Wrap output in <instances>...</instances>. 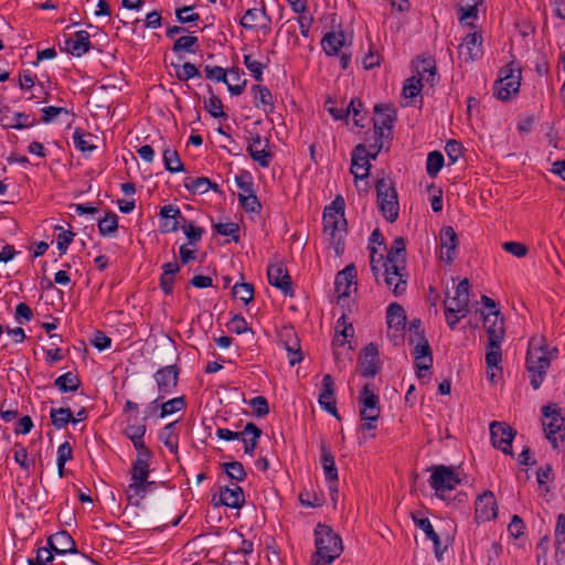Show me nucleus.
I'll list each match as a JSON object with an SVG mask.
<instances>
[{
  "label": "nucleus",
  "instance_id": "f257e3e1",
  "mask_svg": "<svg viewBox=\"0 0 565 565\" xmlns=\"http://www.w3.org/2000/svg\"><path fill=\"white\" fill-rule=\"evenodd\" d=\"M344 200L337 196L323 212V232L330 246L340 255L343 249V238L347 235V220L344 217Z\"/></svg>",
  "mask_w": 565,
  "mask_h": 565
},
{
  "label": "nucleus",
  "instance_id": "f03ea898",
  "mask_svg": "<svg viewBox=\"0 0 565 565\" xmlns=\"http://www.w3.org/2000/svg\"><path fill=\"white\" fill-rule=\"evenodd\" d=\"M315 546L312 565H330L343 552L341 537L330 526L321 523L315 529Z\"/></svg>",
  "mask_w": 565,
  "mask_h": 565
},
{
  "label": "nucleus",
  "instance_id": "7ed1b4c3",
  "mask_svg": "<svg viewBox=\"0 0 565 565\" xmlns=\"http://www.w3.org/2000/svg\"><path fill=\"white\" fill-rule=\"evenodd\" d=\"M552 352L548 350L545 340L534 337L529 341L526 353V369L530 374V382L534 390L542 385L546 371L550 367Z\"/></svg>",
  "mask_w": 565,
  "mask_h": 565
},
{
  "label": "nucleus",
  "instance_id": "20e7f679",
  "mask_svg": "<svg viewBox=\"0 0 565 565\" xmlns=\"http://www.w3.org/2000/svg\"><path fill=\"white\" fill-rule=\"evenodd\" d=\"M370 264L373 276L376 280L381 275L384 276V282L388 289L392 290L395 297L403 295L407 289V279L405 267L396 265L381 266L382 255H377L374 247L371 248Z\"/></svg>",
  "mask_w": 565,
  "mask_h": 565
},
{
  "label": "nucleus",
  "instance_id": "39448f33",
  "mask_svg": "<svg viewBox=\"0 0 565 565\" xmlns=\"http://www.w3.org/2000/svg\"><path fill=\"white\" fill-rule=\"evenodd\" d=\"M151 459H135L131 463L130 482L126 493L129 501L138 503L147 492L156 488L154 481H149Z\"/></svg>",
  "mask_w": 565,
  "mask_h": 565
},
{
  "label": "nucleus",
  "instance_id": "423d86ee",
  "mask_svg": "<svg viewBox=\"0 0 565 565\" xmlns=\"http://www.w3.org/2000/svg\"><path fill=\"white\" fill-rule=\"evenodd\" d=\"M429 487L440 500H446L448 493L455 490L462 481L459 469L452 466L437 465L429 468Z\"/></svg>",
  "mask_w": 565,
  "mask_h": 565
},
{
  "label": "nucleus",
  "instance_id": "0eeeda50",
  "mask_svg": "<svg viewBox=\"0 0 565 565\" xmlns=\"http://www.w3.org/2000/svg\"><path fill=\"white\" fill-rule=\"evenodd\" d=\"M360 417L363 422L360 426L362 431H373L377 428V420L381 415L380 396L374 392L373 385L365 384L358 398Z\"/></svg>",
  "mask_w": 565,
  "mask_h": 565
},
{
  "label": "nucleus",
  "instance_id": "6e6552de",
  "mask_svg": "<svg viewBox=\"0 0 565 565\" xmlns=\"http://www.w3.org/2000/svg\"><path fill=\"white\" fill-rule=\"evenodd\" d=\"M352 41L342 30H332L327 32L321 39V47L328 56H339L340 65L343 70L351 63Z\"/></svg>",
  "mask_w": 565,
  "mask_h": 565
},
{
  "label": "nucleus",
  "instance_id": "1a4fd4ad",
  "mask_svg": "<svg viewBox=\"0 0 565 565\" xmlns=\"http://www.w3.org/2000/svg\"><path fill=\"white\" fill-rule=\"evenodd\" d=\"M374 131L372 140H370V147L373 150V158H376L384 147V139H388L391 137L394 122V111L390 107L380 105L374 107Z\"/></svg>",
  "mask_w": 565,
  "mask_h": 565
},
{
  "label": "nucleus",
  "instance_id": "9d476101",
  "mask_svg": "<svg viewBox=\"0 0 565 565\" xmlns=\"http://www.w3.org/2000/svg\"><path fill=\"white\" fill-rule=\"evenodd\" d=\"M375 189L376 202L382 215L387 222H395L399 213V203L392 181L382 178L377 180Z\"/></svg>",
  "mask_w": 565,
  "mask_h": 565
},
{
  "label": "nucleus",
  "instance_id": "9b49d317",
  "mask_svg": "<svg viewBox=\"0 0 565 565\" xmlns=\"http://www.w3.org/2000/svg\"><path fill=\"white\" fill-rule=\"evenodd\" d=\"M521 85V70L513 64H508L499 72L493 90L500 100H509L519 93Z\"/></svg>",
  "mask_w": 565,
  "mask_h": 565
},
{
  "label": "nucleus",
  "instance_id": "f8f14e48",
  "mask_svg": "<svg viewBox=\"0 0 565 565\" xmlns=\"http://www.w3.org/2000/svg\"><path fill=\"white\" fill-rule=\"evenodd\" d=\"M542 425L546 438L554 448H558L564 440V418L559 408L555 405L544 406L542 409Z\"/></svg>",
  "mask_w": 565,
  "mask_h": 565
},
{
  "label": "nucleus",
  "instance_id": "ddd939ff",
  "mask_svg": "<svg viewBox=\"0 0 565 565\" xmlns=\"http://www.w3.org/2000/svg\"><path fill=\"white\" fill-rule=\"evenodd\" d=\"M416 74L408 77L403 86V96L414 98L419 95L423 87V81L434 82L436 68L430 61H422L415 67Z\"/></svg>",
  "mask_w": 565,
  "mask_h": 565
},
{
  "label": "nucleus",
  "instance_id": "4468645a",
  "mask_svg": "<svg viewBox=\"0 0 565 565\" xmlns=\"http://www.w3.org/2000/svg\"><path fill=\"white\" fill-rule=\"evenodd\" d=\"M369 145H358L351 158V173L354 175L355 180H363L369 177L371 163L370 159L373 158V150L370 147V140H367Z\"/></svg>",
  "mask_w": 565,
  "mask_h": 565
},
{
  "label": "nucleus",
  "instance_id": "2eb2a0df",
  "mask_svg": "<svg viewBox=\"0 0 565 565\" xmlns=\"http://www.w3.org/2000/svg\"><path fill=\"white\" fill-rule=\"evenodd\" d=\"M387 335L398 343L403 338L406 326V315L403 307L396 302L391 303L386 310Z\"/></svg>",
  "mask_w": 565,
  "mask_h": 565
},
{
  "label": "nucleus",
  "instance_id": "dca6fc26",
  "mask_svg": "<svg viewBox=\"0 0 565 565\" xmlns=\"http://www.w3.org/2000/svg\"><path fill=\"white\" fill-rule=\"evenodd\" d=\"M185 220L178 205H163L159 212V230L163 234L175 233L181 228Z\"/></svg>",
  "mask_w": 565,
  "mask_h": 565
},
{
  "label": "nucleus",
  "instance_id": "f3484780",
  "mask_svg": "<svg viewBox=\"0 0 565 565\" xmlns=\"http://www.w3.org/2000/svg\"><path fill=\"white\" fill-rule=\"evenodd\" d=\"M355 276V267L353 265H348L335 276L334 287L339 305L343 306L351 292L356 290Z\"/></svg>",
  "mask_w": 565,
  "mask_h": 565
},
{
  "label": "nucleus",
  "instance_id": "a211bd4d",
  "mask_svg": "<svg viewBox=\"0 0 565 565\" xmlns=\"http://www.w3.org/2000/svg\"><path fill=\"white\" fill-rule=\"evenodd\" d=\"M503 341H488L486 351L487 377L491 383H497L502 376V345Z\"/></svg>",
  "mask_w": 565,
  "mask_h": 565
},
{
  "label": "nucleus",
  "instance_id": "6ab92c4d",
  "mask_svg": "<svg viewBox=\"0 0 565 565\" xmlns=\"http://www.w3.org/2000/svg\"><path fill=\"white\" fill-rule=\"evenodd\" d=\"M475 505V518L478 523L489 522L497 518L498 504L491 491H484L479 494Z\"/></svg>",
  "mask_w": 565,
  "mask_h": 565
},
{
  "label": "nucleus",
  "instance_id": "aec40b11",
  "mask_svg": "<svg viewBox=\"0 0 565 565\" xmlns=\"http://www.w3.org/2000/svg\"><path fill=\"white\" fill-rule=\"evenodd\" d=\"M267 278L271 286L279 289L282 295L292 297L294 296V287L291 277L288 274L287 268L284 264L277 263L273 264L267 269Z\"/></svg>",
  "mask_w": 565,
  "mask_h": 565
},
{
  "label": "nucleus",
  "instance_id": "412c9836",
  "mask_svg": "<svg viewBox=\"0 0 565 565\" xmlns=\"http://www.w3.org/2000/svg\"><path fill=\"white\" fill-rule=\"evenodd\" d=\"M490 435L492 446L507 455H512V440L514 433L510 426L504 423L493 422L490 425Z\"/></svg>",
  "mask_w": 565,
  "mask_h": 565
},
{
  "label": "nucleus",
  "instance_id": "4be33fe9",
  "mask_svg": "<svg viewBox=\"0 0 565 565\" xmlns=\"http://www.w3.org/2000/svg\"><path fill=\"white\" fill-rule=\"evenodd\" d=\"M458 237L451 226H444L439 232V257L451 264L457 255Z\"/></svg>",
  "mask_w": 565,
  "mask_h": 565
},
{
  "label": "nucleus",
  "instance_id": "5701e85b",
  "mask_svg": "<svg viewBox=\"0 0 565 565\" xmlns=\"http://www.w3.org/2000/svg\"><path fill=\"white\" fill-rule=\"evenodd\" d=\"M318 403L320 407L332 416H338L334 382L330 374L322 377Z\"/></svg>",
  "mask_w": 565,
  "mask_h": 565
},
{
  "label": "nucleus",
  "instance_id": "b1692460",
  "mask_svg": "<svg viewBox=\"0 0 565 565\" xmlns=\"http://www.w3.org/2000/svg\"><path fill=\"white\" fill-rule=\"evenodd\" d=\"M469 288L468 279H462L456 287L455 296L445 301L446 309L467 316L469 312Z\"/></svg>",
  "mask_w": 565,
  "mask_h": 565
},
{
  "label": "nucleus",
  "instance_id": "393cba45",
  "mask_svg": "<svg viewBox=\"0 0 565 565\" xmlns=\"http://www.w3.org/2000/svg\"><path fill=\"white\" fill-rule=\"evenodd\" d=\"M178 376L179 370L175 365L160 367L154 373V381L160 396L164 397V395L171 394L177 388Z\"/></svg>",
  "mask_w": 565,
  "mask_h": 565
},
{
  "label": "nucleus",
  "instance_id": "a878e982",
  "mask_svg": "<svg viewBox=\"0 0 565 565\" xmlns=\"http://www.w3.org/2000/svg\"><path fill=\"white\" fill-rule=\"evenodd\" d=\"M458 53L466 62L476 61L482 54V36L478 32L468 33L458 47Z\"/></svg>",
  "mask_w": 565,
  "mask_h": 565
},
{
  "label": "nucleus",
  "instance_id": "bb28decb",
  "mask_svg": "<svg viewBox=\"0 0 565 565\" xmlns=\"http://www.w3.org/2000/svg\"><path fill=\"white\" fill-rule=\"evenodd\" d=\"M483 326L487 331L488 341H504V321L500 310H494L484 315Z\"/></svg>",
  "mask_w": 565,
  "mask_h": 565
},
{
  "label": "nucleus",
  "instance_id": "cd10ccee",
  "mask_svg": "<svg viewBox=\"0 0 565 565\" xmlns=\"http://www.w3.org/2000/svg\"><path fill=\"white\" fill-rule=\"evenodd\" d=\"M320 451L323 475L327 482L329 483V489L337 491L338 468L335 466L334 456L324 443L320 445Z\"/></svg>",
  "mask_w": 565,
  "mask_h": 565
},
{
  "label": "nucleus",
  "instance_id": "c85d7f7f",
  "mask_svg": "<svg viewBox=\"0 0 565 565\" xmlns=\"http://www.w3.org/2000/svg\"><path fill=\"white\" fill-rule=\"evenodd\" d=\"M90 35L85 30L76 31L65 40V50L73 56L81 57L90 49Z\"/></svg>",
  "mask_w": 565,
  "mask_h": 565
},
{
  "label": "nucleus",
  "instance_id": "c756f323",
  "mask_svg": "<svg viewBox=\"0 0 565 565\" xmlns=\"http://www.w3.org/2000/svg\"><path fill=\"white\" fill-rule=\"evenodd\" d=\"M47 545L58 555L75 553L76 545L72 536L66 531H60L47 539Z\"/></svg>",
  "mask_w": 565,
  "mask_h": 565
},
{
  "label": "nucleus",
  "instance_id": "7c9ffc66",
  "mask_svg": "<svg viewBox=\"0 0 565 565\" xmlns=\"http://www.w3.org/2000/svg\"><path fill=\"white\" fill-rule=\"evenodd\" d=\"M253 102L256 108L265 114H271L275 109V102L271 92L263 85H253L250 88Z\"/></svg>",
  "mask_w": 565,
  "mask_h": 565
},
{
  "label": "nucleus",
  "instance_id": "2f4dec72",
  "mask_svg": "<svg viewBox=\"0 0 565 565\" xmlns=\"http://www.w3.org/2000/svg\"><path fill=\"white\" fill-rule=\"evenodd\" d=\"M220 503L232 509H239L245 502L243 489L237 484L225 486L220 489Z\"/></svg>",
  "mask_w": 565,
  "mask_h": 565
},
{
  "label": "nucleus",
  "instance_id": "473e14b6",
  "mask_svg": "<svg viewBox=\"0 0 565 565\" xmlns=\"http://www.w3.org/2000/svg\"><path fill=\"white\" fill-rule=\"evenodd\" d=\"M379 351L373 343L367 344L361 355V372L364 376H374L377 373Z\"/></svg>",
  "mask_w": 565,
  "mask_h": 565
},
{
  "label": "nucleus",
  "instance_id": "72a5a7b5",
  "mask_svg": "<svg viewBox=\"0 0 565 565\" xmlns=\"http://www.w3.org/2000/svg\"><path fill=\"white\" fill-rule=\"evenodd\" d=\"M269 20L266 13L265 4L246 10L241 19V25L246 30H255L263 25L264 21Z\"/></svg>",
  "mask_w": 565,
  "mask_h": 565
},
{
  "label": "nucleus",
  "instance_id": "f704fd0d",
  "mask_svg": "<svg viewBox=\"0 0 565 565\" xmlns=\"http://www.w3.org/2000/svg\"><path fill=\"white\" fill-rule=\"evenodd\" d=\"M247 151L252 159L260 167L267 168L270 164L271 156L269 151L262 146V137L259 135L256 134L250 138Z\"/></svg>",
  "mask_w": 565,
  "mask_h": 565
},
{
  "label": "nucleus",
  "instance_id": "c9c22d12",
  "mask_svg": "<svg viewBox=\"0 0 565 565\" xmlns=\"http://www.w3.org/2000/svg\"><path fill=\"white\" fill-rule=\"evenodd\" d=\"M334 331L335 338L333 343L337 345H344L354 337V328L345 313H342L337 320Z\"/></svg>",
  "mask_w": 565,
  "mask_h": 565
},
{
  "label": "nucleus",
  "instance_id": "e433bc0d",
  "mask_svg": "<svg viewBox=\"0 0 565 565\" xmlns=\"http://www.w3.org/2000/svg\"><path fill=\"white\" fill-rule=\"evenodd\" d=\"M262 430L253 423H248L242 431H239V440L244 444V452L253 455Z\"/></svg>",
  "mask_w": 565,
  "mask_h": 565
},
{
  "label": "nucleus",
  "instance_id": "4c0bfd02",
  "mask_svg": "<svg viewBox=\"0 0 565 565\" xmlns=\"http://www.w3.org/2000/svg\"><path fill=\"white\" fill-rule=\"evenodd\" d=\"M387 264L405 267V243L402 237L394 239L385 260L382 259L380 263L381 266H387Z\"/></svg>",
  "mask_w": 565,
  "mask_h": 565
},
{
  "label": "nucleus",
  "instance_id": "58836bf2",
  "mask_svg": "<svg viewBox=\"0 0 565 565\" xmlns=\"http://www.w3.org/2000/svg\"><path fill=\"white\" fill-rule=\"evenodd\" d=\"M483 0H460L459 20L466 25H473L478 18V7Z\"/></svg>",
  "mask_w": 565,
  "mask_h": 565
},
{
  "label": "nucleus",
  "instance_id": "ea45409f",
  "mask_svg": "<svg viewBox=\"0 0 565 565\" xmlns=\"http://www.w3.org/2000/svg\"><path fill=\"white\" fill-rule=\"evenodd\" d=\"M227 86L228 92L234 95L238 96L241 95L247 84V81L244 78V71L241 68H231L227 71V83H225Z\"/></svg>",
  "mask_w": 565,
  "mask_h": 565
},
{
  "label": "nucleus",
  "instance_id": "a19ab883",
  "mask_svg": "<svg viewBox=\"0 0 565 565\" xmlns=\"http://www.w3.org/2000/svg\"><path fill=\"white\" fill-rule=\"evenodd\" d=\"M282 337L290 338V348H288V350H287V358H288L289 364L291 366H294L297 363H300L302 361V353H301L300 343L296 335L295 330L292 328H284Z\"/></svg>",
  "mask_w": 565,
  "mask_h": 565
},
{
  "label": "nucleus",
  "instance_id": "79ce46f5",
  "mask_svg": "<svg viewBox=\"0 0 565 565\" xmlns=\"http://www.w3.org/2000/svg\"><path fill=\"white\" fill-rule=\"evenodd\" d=\"M177 423L167 424L160 429L158 435L159 440L173 454L178 451Z\"/></svg>",
  "mask_w": 565,
  "mask_h": 565
},
{
  "label": "nucleus",
  "instance_id": "37998d69",
  "mask_svg": "<svg viewBox=\"0 0 565 565\" xmlns=\"http://www.w3.org/2000/svg\"><path fill=\"white\" fill-rule=\"evenodd\" d=\"M184 186L194 194H204L210 189L216 190L217 185H213L211 180L205 177L185 178Z\"/></svg>",
  "mask_w": 565,
  "mask_h": 565
},
{
  "label": "nucleus",
  "instance_id": "c03bdc74",
  "mask_svg": "<svg viewBox=\"0 0 565 565\" xmlns=\"http://www.w3.org/2000/svg\"><path fill=\"white\" fill-rule=\"evenodd\" d=\"M164 168L171 173L183 171V163L178 152L172 148H166L162 153Z\"/></svg>",
  "mask_w": 565,
  "mask_h": 565
},
{
  "label": "nucleus",
  "instance_id": "a18cd8bd",
  "mask_svg": "<svg viewBox=\"0 0 565 565\" xmlns=\"http://www.w3.org/2000/svg\"><path fill=\"white\" fill-rule=\"evenodd\" d=\"M79 384L81 382L78 377L72 372H66L56 377V380L54 381V385L62 393L74 392L79 387Z\"/></svg>",
  "mask_w": 565,
  "mask_h": 565
},
{
  "label": "nucleus",
  "instance_id": "49530a36",
  "mask_svg": "<svg viewBox=\"0 0 565 565\" xmlns=\"http://www.w3.org/2000/svg\"><path fill=\"white\" fill-rule=\"evenodd\" d=\"M146 431L147 427L143 420L141 423H135L131 415L127 417L126 426L124 429V434L127 438H129L131 441L142 439L145 438Z\"/></svg>",
  "mask_w": 565,
  "mask_h": 565
},
{
  "label": "nucleus",
  "instance_id": "de8ad7c7",
  "mask_svg": "<svg viewBox=\"0 0 565 565\" xmlns=\"http://www.w3.org/2000/svg\"><path fill=\"white\" fill-rule=\"evenodd\" d=\"M50 417L56 429H62L73 420V413L68 407L52 408Z\"/></svg>",
  "mask_w": 565,
  "mask_h": 565
},
{
  "label": "nucleus",
  "instance_id": "09e8293b",
  "mask_svg": "<svg viewBox=\"0 0 565 565\" xmlns=\"http://www.w3.org/2000/svg\"><path fill=\"white\" fill-rule=\"evenodd\" d=\"M118 216L114 212H108L98 221V231L102 236H111L117 232Z\"/></svg>",
  "mask_w": 565,
  "mask_h": 565
},
{
  "label": "nucleus",
  "instance_id": "8fccbe9b",
  "mask_svg": "<svg viewBox=\"0 0 565 565\" xmlns=\"http://www.w3.org/2000/svg\"><path fill=\"white\" fill-rule=\"evenodd\" d=\"M185 399L183 396L173 397L167 402L161 403L160 405V418H164L174 413L182 411L185 407Z\"/></svg>",
  "mask_w": 565,
  "mask_h": 565
},
{
  "label": "nucleus",
  "instance_id": "3c124183",
  "mask_svg": "<svg viewBox=\"0 0 565 565\" xmlns=\"http://www.w3.org/2000/svg\"><path fill=\"white\" fill-rule=\"evenodd\" d=\"M57 472L62 478L64 476L65 463L73 458V448L68 441L62 443L57 448Z\"/></svg>",
  "mask_w": 565,
  "mask_h": 565
},
{
  "label": "nucleus",
  "instance_id": "603ef678",
  "mask_svg": "<svg viewBox=\"0 0 565 565\" xmlns=\"http://www.w3.org/2000/svg\"><path fill=\"white\" fill-rule=\"evenodd\" d=\"M36 124L38 120L34 116L25 113H15L12 116L8 127L17 130H22L25 128L34 127Z\"/></svg>",
  "mask_w": 565,
  "mask_h": 565
},
{
  "label": "nucleus",
  "instance_id": "864d4df0",
  "mask_svg": "<svg viewBox=\"0 0 565 565\" xmlns=\"http://www.w3.org/2000/svg\"><path fill=\"white\" fill-rule=\"evenodd\" d=\"M74 147L82 152H90L96 147L92 143V135L84 134L82 129L76 128L73 132Z\"/></svg>",
  "mask_w": 565,
  "mask_h": 565
},
{
  "label": "nucleus",
  "instance_id": "5fc2aeb1",
  "mask_svg": "<svg viewBox=\"0 0 565 565\" xmlns=\"http://www.w3.org/2000/svg\"><path fill=\"white\" fill-rule=\"evenodd\" d=\"M199 49V40L194 35H184L179 38L173 44V52L195 53Z\"/></svg>",
  "mask_w": 565,
  "mask_h": 565
},
{
  "label": "nucleus",
  "instance_id": "6e6d98bb",
  "mask_svg": "<svg viewBox=\"0 0 565 565\" xmlns=\"http://www.w3.org/2000/svg\"><path fill=\"white\" fill-rule=\"evenodd\" d=\"M235 183L239 190L238 198L255 193L254 181L249 172L243 171L235 175Z\"/></svg>",
  "mask_w": 565,
  "mask_h": 565
},
{
  "label": "nucleus",
  "instance_id": "4d7b16f0",
  "mask_svg": "<svg viewBox=\"0 0 565 565\" xmlns=\"http://www.w3.org/2000/svg\"><path fill=\"white\" fill-rule=\"evenodd\" d=\"M233 296L244 305H248L254 298V287L248 282H236L233 286Z\"/></svg>",
  "mask_w": 565,
  "mask_h": 565
},
{
  "label": "nucleus",
  "instance_id": "13d9d810",
  "mask_svg": "<svg viewBox=\"0 0 565 565\" xmlns=\"http://www.w3.org/2000/svg\"><path fill=\"white\" fill-rule=\"evenodd\" d=\"M444 156L439 151L429 152L426 160V171L429 177H436L444 167Z\"/></svg>",
  "mask_w": 565,
  "mask_h": 565
},
{
  "label": "nucleus",
  "instance_id": "bf43d9fd",
  "mask_svg": "<svg viewBox=\"0 0 565 565\" xmlns=\"http://www.w3.org/2000/svg\"><path fill=\"white\" fill-rule=\"evenodd\" d=\"M180 230H182L185 237L188 238L186 244L195 246L201 242L203 228L195 226L192 222H188L185 220Z\"/></svg>",
  "mask_w": 565,
  "mask_h": 565
},
{
  "label": "nucleus",
  "instance_id": "052dcab7",
  "mask_svg": "<svg viewBox=\"0 0 565 565\" xmlns=\"http://www.w3.org/2000/svg\"><path fill=\"white\" fill-rule=\"evenodd\" d=\"M412 520L416 527L422 530L426 536V539H430L437 534L431 522L428 518H426L423 513L416 512L412 514Z\"/></svg>",
  "mask_w": 565,
  "mask_h": 565
},
{
  "label": "nucleus",
  "instance_id": "680f3d73",
  "mask_svg": "<svg viewBox=\"0 0 565 565\" xmlns=\"http://www.w3.org/2000/svg\"><path fill=\"white\" fill-rule=\"evenodd\" d=\"M244 65L246 66V68L249 71L252 76L257 82L263 81L265 64L255 60L252 54H245L244 55Z\"/></svg>",
  "mask_w": 565,
  "mask_h": 565
},
{
  "label": "nucleus",
  "instance_id": "e2e57ef3",
  "mask_svg": "<svg viewBox=\"0 0 565 565\" xmlns=\"http://www.w3.org/2000/svg\"><path fill=\"white\" fill-rule=\"evenodd\" d=\"M225 473L235 481H243L246 477L244 466L239 461H231L222 463Z\"/></svg>",
  "mask_w": 565,
  "mask_h": 565
},
{
  "label": "nucleus",
  "instance_id": "0e129e2a",
  "mask_svg": "<svg viewBox=\"0 0 565 565\" xmlns=\"http://www.w3.org/2000/svg\"><path fill=\"white\" fill-rule=\"evenodd\" d=\"M554 536L557 550L565 553V514H558Z\"/></svg>",
  "mask_w": 565,
  "mask_h": 565
},
{
  "label": "nucleus",
  "instance_id": "69168bd1",
  "mask_svg": "<svg viewBox=\"0 0 565 565\" xmlns=\"http://www.w3.org/2000/svg\"><path fill=\"white\" fill-rule=\"evenodd\" d=\"M344 109L345 117H349L351 114L353 115V121L356 127H364V124L362 122L364 117L361 116L362 103L360 99H352Z\"/></svg>",
  "mask_w": 565,
  "mask_h": 565
},
{
  "label": "nucleus",
  "instance_id": "338daca9",
  "mask_svg": "<svg viewBox=\"0 0 565 565\" xmlns=\"http://www.w3.org/2000/svg\"><path fill=\"white\" fill-rule=\"evenodd\" d=\"M204 106L212 117H214V118H221V117L225 118L226 117V114L223 110L222 102L217 96L211 95L204 102Z\"/></svg>",
  "mask_w": 565,
  "mask_h": 565
},
{
  "label": "nucleus",
  "instance_id": "774afa93",
  "mask_svg": "<svg viewBox=\"0 0 565 565\" xmlns=\"http://www.w3.org/2000/svg\"><path fill=\"white\" fill-rule=\"evenodd\" d=\"M246 403L258 417H264L269 413L268 402L264 396H255Z\"/></svg>",
  "mask_w": 565,
  "mask_h": 565
}]
</instances>
